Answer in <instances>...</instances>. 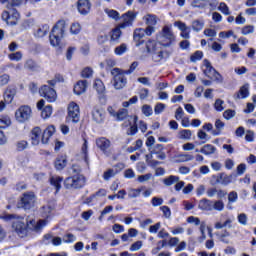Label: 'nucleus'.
<instances>
[{
    "mask_svg": "<svg viewBox=\"0 0 256 256\" xmlns=\"http://www.w3.org/2000/svg\"><path fill=\"white\" fill-rule=\"evenodd\" d=\"M9 219H13L12 228L19 237H27V233H29V231L39 233V231L47 225V220H39L38 222L30 220L28 223H25V219L23 217L15 218V215H10Z\"/></svg>",
    "mask_w": 256,
    "mask_h": 256,
    "instance_id": "f257e3e1",
    "label": "nucleus"
},
{
    "mask_svg": "<svg viewBox=\"0 0 256 256\" xmlns=\"http://www.w3.org/2000/svg\"><path fill=\"white\" fill-rule=\"evenodd\" d=\"M65 20H59L50 33V43L53 47H63V37L65 35Z\"/></svg>",
    "mask_w": 256,
    "mask_h": 256,
    "instance_id": "f03ea898",
    "label": "nucleus"
},
{
    "mask_svg": "<svg viewBox=\"0 0 256 256\" xmlns=\"http://www.w3.org/2000/svg\"><path fill=\"white\" fill-rule=\"evenodd\" d=\"M111 75L113 77V87L116 91H121V89H125V87H127V77L125 76L127 74L125 70L121 68H113L111 70Z\"/></svg>",
    "mask_w": 256,
    "mask_h": 256,
    "instance_id": "7ed1b4c3",
    "label": "nucleus"
},
{
    "mask_svg": "<svg viewBox=\"0 0 256 256\" xmlns=\"http://www.w3.org/2000/svg\"><path fill=\"white\" fill-rule=\"evenodd\" d=\"M156 39L163 47H171L175 43V34L169 26H164L162 31L157 34Z\"/></svg>",
    "mask_w": 256,
    "mask_h": 256,
    "instance_id": "20e7f679",
    "label": "nucleus"
},
{
    "mask_svg": "<svg viewBox=\"0 0 256 256\" xmlns=\"http://www.w3.org/2000/svg\"><path fill=\"white\" fill-rule=\"evenodd\" d=\"M85 183H87L85 176L76 174L64 180V187L65 189H82V187H85Z\"/></svg>",
    "mask_w": 256,
    "mask_h": 256,
    "instance_id": "39448f33",
    "label": "nucleus"
},
{
    "mask_svg": "<svg viewBox=\"0 0 256 256\" xmlns=\"http://www.w3.org/2000/svg\"><path fill=\"white\" fill-rule=\"evenodd\" d=\"M35 203H37V196L34 192H25L22 194L20 201L18 202V208L24 209L25 211H29L35 207Z\"/></svg>",
    "mask_w": 256,
    "mask_h": 256,
    "instance_id": "423d86ee",
    "label": "nucleus"
},
{
    "mask_svg": "<svg viewBox=\"0 0 256 256\" xmlns=\"http://www.w3.org/2000/svg\"><path fill=\"white\" fill-rule=\"evenodd\" d=\"M81 119V112L79 105L75 102H71L68 106V114L66 117V123H79Z\"/></svg>",
    "mask_w": 256,
    "mask_h": 256,
    "instance_id": "0eeeda50",
    "label": "nucleus"
},
{
    "mask_svg": "<svg viewBox=\"0 0 256 256\" xmlns=\"http://www.w3.org/2000/svg\"><path fill=\"white\" fill-rule=\"evenodd\" d=\"M147 53H151L153 61L159 63L163 59V51L157 47V42L148 40L146 43Z\"/></svg>",
    "mask_w": 256,
    "mask_h": 256,
    "instance_id": "6e6552de",
    "label": "nucleus"
},
{
    "mask_svg": "<svg viewBox=\"0 0 256 256\" xmlns=\"http://www.w3.org/2000/svg\"><path fill=\"white\" fill-rule=\"evenodd\" d=\"M39 93L48 103H55V101H57V92L49 85H43L39 89Z\"/></svg>",
    "mask_w": 256,
    "mask_h": 256,
    "instance_id": "1a4fd4ad",
    "label": "nucleus"
},
{
    "mask_svg": "<svg viewBox=\"0 0 256 256\" xmlns=\"http://www.w3.org/2000/svg\"><path fill=\"white\" fill-rule=\"evenodd\" d=\"M96 145L102 153L106 155V157H111L112 153L111 152V140L107 139L105 137H100L96 139Z\"/></svg>",
    "mask_w": 256,
    "mask_h": 256,
    "instance_id": "9d476101",
    "label": "nucleus"
},
{
    "mask_svg": "<svg viewBox=\"0 0 256 256\" xmlns=\"http://www.w3.org/2000/svg\"><path fill=\"white\" fill-rule=\"evenodd\" d=\"M191 5L197 9H205L209 5L210 11H215L219 2L217 0H193Z\"/></svg>",
    "mask_w": 256,
    "mask_h": 256,
    "instance_id": "9b49d317",
    "label": "nucleus"
},
{
    "mask_svg": "<svg viewBox=\"0 0 256 256\" xmlns=\"http://www.w3.org/2000/svg\"><path fill=\"white\" fill-rule=\"evenodd\" d=\"M16 120L19 123H25L31 119V107L21 106L15 113Z\"/></svg>",
    "mask_w": 256,
    "mask_h": 256,
    "instance_id": "f8f14e48",
    "label": "nucleus"
},
{
    "mask_svg": "<svg viewBox=\"0 0 256 256\" xmlns=\"http://www.w3.org/2000/svg\"><path fill=\"white\" fill-rule=\"evenodd\" d=\"M135 17L136 15L132 11H128L127 13L123 14V22L119 25L120 29L131 27L133 25V22L135 21Z\"/></svg>",
    "mask_w": 256,
    "mask_h": 256,
    "instance_id": "ddd939ff",
    "label": "nucleus"
},
{
    "mask_svg": "<svg viewBox=\"0 0 256 256\" xmlns=\"http://www.w3.org/2000/svg\"><path fill=\"white\" fill-rule=\"evenodd\" d=\"M133 41L136 47H141L145 43V29L138 28L134 30Z\"/></svg>",
    "mask_w": 256,
    "mask_h": 256,
    "instance_id": "4468645a",
    "label": "nucleus"
},
{
    "mask_svg": "<svg viewBox=\"0 0 256 256\" xmlns=\"http://www.w3.org/2000/svg\"><path fill=\"white\" fill-rule=\"evenodd\" d=\"M92 119L95 123H103V121H105V110L94 107L92 110Z\"/></svg>",
    "mask_w": 256,
    "mask_h": 256,
    "instance_id": "2eb2a0df",
    "label": "nucleus"
},
{
    "mask_svg": "<svg viewBox=\"0 0 256 256\" xmlns=\"http://www.w3.org/2000/svg\"><path fill=\"white\" fill-rule=\"evenodd\" d=\"M233 177H236L235 175H227L226 173H219L217 176H215L216 183L219 185H229L233 181Z\"/></svg>",
    "mask_w": 256,
    "mask_h": 256,
    "instance_id": "dca6fc26",
    "label": "nucleus"
},
{
    "mask_svg": "<svg viewBox=\"0 0 256 256\" xmlns=\"http://www.w3.org/2000/svg\"><path fill=\"white\" fill-rule=\"evenodd\" d=\"M78 11L81 15H87L91 11V2L89 0H78Z\"/></svg>",
    "mask_w": 256,
    "mask_h": 256,
    "instance_id": "f3484780",
    "label": "nucleus"
},
{
    "mask_svg": "<svg viewBox=\"0 0 256 256\" xmlns=\"http://www.w3.org/2000/svg\"><path fill=\"white\" fill-rule=\"evenodd\" d=\"M15 95H17V88L13 86H9L4 93L5 103L7 104L12 103L13 99H15Z\"/></svg>",
    "mask_w": 256,
    "mask_h": 256,
    "instance_id": "a211bd4d",
    "label": "nucleus"
},
{
    "mask_svg": "<svg viewBox=\"0 0 256 256\" xmlns=\"http://www.w3.org/2000/svg\"><path fill=\"white\" fill-rule=\"evenodd\" d=\"M53 133H55V126H48L42 134L41 143L47 145V143H49V138L53 136Z\"/></svg>",
    "mask_w": 256,
    "mask_h": 256,
    "instance_id": "6ab92c4d",
    "label": "nucleus"
},
{
    "mask_svg": "<svg viewBox=\"0 0 256 256\" xmlns=\"http://www.w3.org/2000/svg\"><path fill=\"white\" fill-rule=\"evenodd\" d=\"M87 91V80H80L74 86V93L76 95H83Z\"/></svg>",
    "mask_w": 256,
    "mask_h": 256,
    "instance_id": "aec40b11",
    "label": "nucleus"
},
{
    "mask_svg": "<svg viewBox=\"0 0 256 256\" xmlns=\"http://www.w3.org/2000/svg\"><path fill=\"white\" fill-rule=\"evenodd\" d=\"M31 141L32 145H39L41 141V128L35 127L31 131Z\"/></svg>",
    "mask_w": 256,
    "mask_h": 256,
    "instance_id": "412c9836",
    "label": "nucleus"
},
{
    "mask_svg": "<svg viewBox=\"0 0 256 256\" xmlns=\"http://www.w3.org/2000/svg\"><path fill=\"white\" fill-rule=\"evenodd\" d=\"M198 208L201 209V211H213V201L204 198L199 201Z\"/></svg>",
    "mask_w": 256,
    "mask_h": 256,
    "instance_id": "4be33fe9",
    "label": "nucleus"
},
{
    "mask_svg": "<svg viewBox=\"0 0 256 256\" xmlns=\"http://www.w3.org/2000/svg\"><path fill=\"white\" fill-rule=\"evenodd\" d=\"M204 66L206 69H204V75L208 77V79H213V74L217 71L213 66H211V62L209 60L205 59L204 60Z\"/></svg>",
    "mask_w": 256,
    "mask_h": 256,
    "instance_id": "5701e85b",
    "label": "nucleus"
},
{
    "mask_svg": "<svg viewBox=\"0 0 256 256\" xmlns=\"http://www.w3.org/2000/svg\"><path fill=\"white\" fill-rule=\"evenodd\" d=\"M61 183H63V177L61 176H51L50 177V184L53 185L56 189V193H59L61 190Z\"/></svg>",
    "mask_w": 256,
    "mask_h": 256,
    "instance_id": "b1692460",
    "label": "nucleus"
},
{
    "mask_svg": "<svg viewBox=\"0 0 256 256\" xmlns=\"http://www.w3.org/2000/svg\"><path fill=\"white\" fill-rule=\"evenodd\" d=\"M121 27H116L110 32V41L111 43H117L121 39Z\"/></svg>",
    "mask_w": 256,
    "mask_h": 256,
    "instance_id": "393cba45",
    "label": "nucleus"
},
{
    "mask_svg": "<svg viewBox=\"0 0 256 256\" xmlns=\"http://www.w3.org/2000/svg\"><path fill=\"white\" fill-rule=\"evenodd\" d=\"M130 119H133L134 124L130 125V128L127 131V135H130V136L137 135V132L139 131V128L137 127V121H139V117L130 116Z\"/></svg>",
    "mask_w": 256,
    "mask_h": 256,
    "instance_id": "a878e982",
    "label": "nucleus"
},
{
    "mask_svg": "<svg viewBox=\"0 0 256 256\" xmlns=\"http://www.w3.org/2000/svg\"><path fill=\"white\" fill-rule=\"evenodd\" d=\"M24 69L28 71H39V64L33 59H28L24 64Z\"/></svg>",
    "mask_w": 256,
    "mask_h": 256,
    "instance_id": "bb28decb",
    "label": "nucleus"
},
{
    "mask_svg": "<svg viewBox=\"0 0 256 256\" xmlns=\"http://www.w3.org/2000/svg\"><path fill=\"white\" fill-rule=\"evenodd\" d=\"M217 151V148L211 144H206L200 149V153L203 155H213Z\"/></svg>",
    "mask_w": 256,
    "mask_h": 256,
    "instance_id": "cd10ccee",
    "label": "nucleus"
},
{
    "mask_svg": "<svg viewBox=\"0 0 256 256\" xmlns=\"http://www.w3.org/2000/svg\"><path fill=\"white\" fill-rule=\"evenodd\" d=\"M223 127H225V123L221 121L220 119L216 120L215 122V130L211 131V134L214 135V137H217V135H221V131H223Z\"/></svg>",
    "mask_w": 256,
    "mask_h": 256,
    "instance_id": "c85d7f7f",
    "label": "nucleus"
},
{
    "mask_svg": "<svg viewBox=\"0 0 256 256\" xmlns=\"http://www.w3.org/2000/svg\"><path fill=\"white\" fill-rule=\"evenodd\" d=\"M142 191H145V187H143V186L138 189L131 188L128 190V197L130 199H137V197H139V195H141Z\"/></svg>",
    "mask_w": 256,
    "mask_h": 256,
    "instance_id": "c756f323",
    "label": "nucleus"
},
{
    "mask_svg": "<svg viewBox=\"0 0 256 256\" xmlns=\"http://www.w3.org/2000/svg\"><path fill=\"white\" fill-rule=\"evenodd\" d=\"M51 211H53V205H51L49 203L45 204L41 208L42 217H44L45 219H48V217H51Z\"/></svg>",
    "mask_w": 256,
    "mask_h": 256,
    "instance_id": "7c9ffc66",
    "label": "nucleus"
},
{
    "mask_svg": "<svg viewBox=\"0 0 256 256\" xmlns=\"http://www.w3.org/2000/svg\"><path fill=\"white\" fill-rule=\"evenodd\" d=\"M94 89H96L99 95H103V93H105V84H103V81H101V79L95 80Z\"/></svg>",
    "mask_w": 256,
    "mask_h": 256,
    "instance_id": "2f4dec72",
    "label": "nucleus"
},
{
    "mask_svg": "<svg viewBox=\"0 0 256 256\" xmlns=\"http://www.w3.org/2000/svg\"><path fill=\"white\" fill-rule=\"evenodd\" d=\"M225 203L222 200H214L212 201V211H224Z\"/></svg>",
    "mask_w": 256,
    "mask_h": 256,
    "instance_id": "473e14b6",
    "label": "nucleus"
},
{
    "mask_svg": "<svg viewBox=\"0 0 256 256\" xmlns=\"http://www.w3.org/2000/svg\"><path fill=\"white\" fill-rule=\"evenodd\" d=\"M47 33H49V25L45 24L36 30L35 36L36 37H45V35H47Z\"/></svg>",
    "mask_w": 256,
    "mask_h": 256,
    "instance_id": "72a5a7b5",
    "label": "nucleus"
},
{
    "mask_svg": "<svg viewBox=\"0 0 256 256\" xmlns=\"http://www.w3.org/2000/svg\"><path fill=\"white\" fill-rule=\"evenodd\" d=\"M10 12V16H11V20H10V25H16L17 21H19V12L17 11V9H9Z\"/></svg>",
    "mask_w": 256,
    "mask_h": 256,
    "instance_id": "f704fd0d",
    "label": "nucleus"
},
{
    "mask_svg": "<svg viewBox=\"0 0 256 256\" xmlns=\"http://www.w3.org/2000/svg\"><path fill=\"white\" fill-rule=\"evenodd\" d=\"M204 27H205V22L201 20H194L192 22V29L193 31H196V33H199V31H202Z\"/></svg>",
    "mask_w": 256,
    "mask_h": 256,
    "instance_id": "c9c22d12",
    "label": "nucleus"
},
{
    "mask_svg": "<svg viewBox=\"0 0 256 256\" xmlns=\"http://www.w3.org/2000/svg\"><path fill=\"white\" fill-rule=\"evenodd\" d=\"M164 185H166V187H171V185H175V183H179V177L177 176H169L168 178H165L163 180Z\"/></svg>",
    "mask_w": 256,
    "mask_h": 256,
    "instance_id": "e433bc0d",
    "label": "nucleus"
},
{
    "mask_svg": "<svg viewBox=\"0 0 256 256\" xmlns=\"http://www.w3.org/2000/svg\"><path fill=\"white\" fill-rule=\"evenodd\" d=\"M143 19H144L146 25H148V26L157 25V17L155 15L148 14V15L144 16Z\"/></svg>",
    "mask_w": 256,
    "mask_h": 256,
    "instance_id": "4c0bfd02",
    "label": "nucleus"
},
{
    "mask_svg": "<svg viewBox=\"0 0 256 256\" xmlns=\"http://www.w3.org/2000/svg\"><path fill=\"white\" fill-rule=\"evenodd\" d=\"M117 121H124V119H127L129 117V111L125 108L120 109L116 113Z\"/></svg>",
    "mask_w": 256,
    "mask_h": 256,
    "instance_id": "58836bf2",
    "label": "nucleus"
},
{
    "mask_svg": "<svg viewBox=\"0 0 256 256\" xmlns=\"http://www.w3.org/2000/svg\"><path fill=\"white\" fill-rule=\"evenodd\" d=\"M52 113H53V107H51V105H48L42 109L41 117L43 119H49V117H51Z\"/></svg>",
    "mask_w": 256,
    "mask_h": 256,
    "instance_id": "ea45409f",
    "label": "nucleus"
},
{
    "mask_svg": "<svg viewBox=\"0 0 256 256\" xmlns=\"http://www.w3.org/2000/svg\"><path fill=\"white\" fill-rule=\"evenodd\" d=\"M178 157V163H187L188 161H193L195 157L191 154H180Z\"/></svg>",
    "mask_w": 256,
    "mask_h": 256,
    "instance_id": "a19ab883",
    "label": "nucleus"
},
{
    "mask_svg": "<svg viewBox=\"0 0 256 256\" xmlns=\"http://www.w3.org/2000/svg\"><path fill=\"white\" fill-rule=\"evenodd\" d=\"M11 125V118L9 116H3L0 118V129H7Z\"/></svg>",
    "mask_w": 256,
    "mask_h": 256,
    "instance_id": "79ce46f5",
    "label": "nucleus"
},
{
    "mask_svg": "<svg viewBox=\"0 0 256 256\" xmlns=\"http://www.w3.org/2000/svg\"><path fill=\"white\" fill-rule=\"evenodd\" d=\"M66 166H67V160L66 159L58 158L55 161V167H56L57 171H61V170L65 169Z\"/></svg>",
    "mask_w": 256,
    "mask_h": 256,
    "instance_id": "37998d69",
    "label": "nucleus"
},
{
    "mask_svg": "<svg viewBox=\"0 0 256 256\" xmlns=\"http://www.w3.org/2000/svg\"><path fill=\"white\" fill-rule=\"evenodd\" d=\"M191 130H182L179 132V139H184L186 141H189L191 139Z\"/></svg>",
    "mask_w": 256,
    "mask_h": 256,
    "instance_id": "c03bdc74",
    "label": "nucleus"
},
{
    "mask_svg": "<svg viewBox=\"0 0 256 256\" xmlns=\"http://www.w3.org/2000/svg\"><path fill=\"white\" fill-rule=\"evenodd\" d=\"M104 12L108 15V17H110L111 19H115V21H117V19H119V12H117L116 10H111L109 8H106L104 10Z\"/></svg>",
    "mask_w": 256,
    "mask_h": 256,
    "instance_id": "a18cd8bd",
    "label": "nucleus"
},
{
    "mask_svg": "<svg viewBox=\"0 0 256 256\" xmlns=\"http://www.w3.org/2000/svg\"><path fill=\"white\" fill-rule=\"evenodd\" d=\"M62 241L64 243H75V241H77V238L72 233H68L63 236Z\"/></svg>",
    "mask_w": 256,
    "mask_h": 256,
    "instance_id": "49530a36",
    "label": "nucleus"
},
{
    "mask_svg": "<svg viewBox=\"0 0 256 256\" xmlns=\"http://www.w3.org/2000/svg\"><path fill=\"white\" fill-rule=\"evenodd\" d=\"M70 33H72V35H79V33H81V24L73 23L70 27Z\"/></svg>",
    "mask_w": 256,
    "mask_h": 256,
    "instance_id": "de8ad7c7",
    "label": "nucleus"
},
{
    "mask_svg": "<svg viewBox=\"0 0 256 256\" xmlns=\"http://www.w3.org/2000/svg\"><path fill=\"white\" fill-rule=\"evenodd\" d=\"M115 55H123L124 53H127V44H121L120 46H117L114 50Z\"/></svg>",
    "mask_w": 256,
    "mask_h": 256,
    "instance_id": "09e8293b",
    "label": "nucleus"
},
{
    "mask_svg": "<svg viewBox=\"0 0 256 256\" xmlns=\"http://www.w3.org/2000/svg\"><path fill=\"white\" fill-rule=\"evenodd\" d=\"M115 175H117V172H115V170L108 169L107 171L104 172L103 179L104 181H109V179H111V177H115Z\"/></svg>",
    "mask_w": 256,
    "mask_h": 256,
    "instance_id": "8fccbe9b",
    "label": "nucleus"
},
{
    "mask_svg": "<svg viewBox=\"0 0 256 256\" xmlns=\"http://www.w3.org/2000/svg\"><path fill=\"white\" fill-rule=\"evenodd\" d=\"M239 94L241 95L242 99H245L249 96V84H245L239 90Z\"/></svg>",
    "mask_w": 256,
    "mask_h": 256,
    "instance_id": "3c124183",
    "label": "nucleus"
},
{
    "mask_svg": "<svg viewBox=\"0 0 256 256\" xmlns=\"http://www.w3.org/2000/svg\"><path fill=\"white\" fill-rule=\"evenodd\" d=\"M203 59V53L201 51H196L190 58L192 63H197V61H201Z\"/></svg>",
    "mask_w": 256,
    "mask_h": 256,
    "instance_id": "603ef678",
    "label": "nucleus"
},
{
    "mask_svg": "<svg viewBox=\"0 0 256 256\" xmlns=\"http://www.w3.org/2000/svg\"><path fill=\"white\" fill-rule=\"evenodd\" d=\"M223 105H225V101L221 100V99H216L215 103H214V107L216 109V111H224L225 107H223Z\"/></svg>",
    "mask_w": 256,
    "mask_h": 256,
    "instance_id": "864d4df0",
    "label": "nucleus"
},
{
    "mask_svg": "<svg viewBox=\"0 0 256 256\" xmlns=\"http://www.w3.org/2000/svg\"><path fill=\"white\" fill-rule=\"evenodd\" d=\"M142 112L144 113L145 117H151L153 115V108L150 105H143Z\"/></svg>",
    "mask_w": 256,
    "mask_h": 256,
    "instance_id": "5fc2aeb1",
    "label": "nucleus"
},
{
    "mask_svg": "<svg viewBox=\"0 0 256 256\" xmlns=\"http://www.w3.org/2000/svg\"><path fill=\"white\" fill-rule=\"evenodd\" d=\"M174 27H178L179 30H181V32L183 31H187L188 29H190L187 24H185V22L182 21H176L174 22Z\"/></svg>",
    "mask_w": 256,
    "mask_h": 256,
    "instance_id": "6e6d98bb",
    "label": "nucleus"
},
{
    "mask_svg": "<svg viewBox=\"0 0 256 256\" xmlns=\"http://www.w3.org/2000/svg\"><path fill=\"white\" fill-rule=\"evenodd\" d=\"M255 28L252 25H248L242 28L241 33L242 35H251V33H254Z\"/></svg>",
    "mask_w": 256,
    "mask_h": 256,
    "instance_id": "4d7b16f0",
    "label": "nucleus"
},
{
    "mask_svg": "<svg viewBox=\"0 0 256 256\" xmlns=\"http://www.w3.org/2000/svg\"><path fill=\"white\" fill-rule=\"evenodd\" d=\"M9 59L11 61H21V59H23V54L21 52L9 54Z\"/></svg>",
    "mask_w": 256,
    "mask_h": 256,
    "instance_id": "13d9d810",
    "label": "nucleus"
},
{
    "mask_svg": "<svg viewBox=\"0 0 256 256\" xmlns=\"http://www.w3.org/2000/svg\"><path fill=\"white\" fill-rule=\"evenodd\" d=\"M165 107H166V105L163 103L156 104V106L154 108L155 115H160V113H163V111H165Z\"/></svg>",
    "mask_w": 256,
    "mask_h": 256,
    "instance_id": "bf43d9fd",
    "label": "nucleus"
},
{
    "mask_svg": "<svg viewBox=\"0 0 256 256\" xmlns=\"http://www.w3.org/2000/svg\"><path fill=\"white\" fill-rule=\"evenodd\" d=\"M152 177H153V174H151V173H148V174H145V175H140V176H138V182L139 183H146V181L151 180Z\"/></svg>",
    "mask_w": 256,
    "mask_h": 256,
    "instance_id": "052dcab7",
    "label": "nucleus"
},
{
    "mask_svg": "<svg viewBox=\"0 0 256 256\" xmlns=\"http://www.w3.org/2000/svg\"><path fill=\"white\" fill-rule=\"evenodd\" d=\"M22 3L23 0H12L7 4V9H15L13 7H19L20 5H22Z\"/></svg>",
    "mask_w": 256,
    "mask_h": 256,
    "instance_id": "680f3d73",
    "label": "nucleus"
},
{
    "mask_svg": "<svg viewBox=\"0 0 256 256\" xmlns=\"http://www.w3.org/2000/svg\"><path fill=\"white\" fill-rule=\"evenodd\" d=\"M160 210L163 212V215L166 219L171 218V208H169L168 206H161Z\"/></svg>",
    "mask_w": 256,
    "mask_h": 256,
    "instance_id": "e2e57ef3",
    "label": "nucleus"
},
{
    "mask_svg": "<svg viewBox=\"0 0 256 256\" xmlns=\"http://www.w3.org/2000/svg\"><path fill=\"white\" fill-rule=\"evenodd\" d=\"M29 143H27V141L25 140H21L19 142H17L16 147H17V151H25V148L28 147Z\"/></svg>",
    "mask_w": 256,
    "mask_h": 256,
    "instance_id": "0e129e2a",
    "label": "nucleus"
},
{
    "mask_svg": "<svg viewBox=\"0 0 256 256\" xmlns=\"http://www.w3.org/2000/svg\"><path fill=\"white\" fill-rule=\"evenodd\" d=\"M223 117L224 119H227V121H229V119H233V117H235V110H231L228 109L223 113Z\"/></svg>",
    "mask_w": 256,
    "mask_h": 256,
    "instance_id": "69168bd1",
    "label": "nucleus"
},
{
    "mask_svg": "<svg viewBox=\"0 0 256 256\" xmlns=\"http://www.w3.org/2000/svg\"><path fill=\"white\" fill-rule=\"evenodd\" d=\"M151 203L153 207H161L163 204V198L153 197Z\"/></svg>",
    "mask_w": 256,
    "mask_h": 256,
    "instance_id": "338daca9",
    "label": "nucleus"
},
{
    "mask_svg": "<svg viewBox=\"0 0 256 256\" xmlns=\"http://www.w3.org/2000/svg\"><path fill=\"white\" fill-rule=\"evenodd\" d=\"M212 79L213 81H216V83H223V76L220 75L219 72H216L212 74Z\"/></svg>",
    "mask_w": 256,
    "mask_h": 256,
    "instance_id": "774afa93",
    "label": "nucleus"
}]
</instances>
